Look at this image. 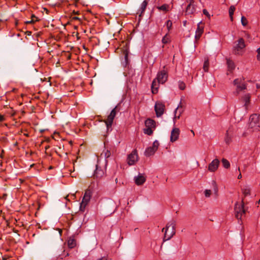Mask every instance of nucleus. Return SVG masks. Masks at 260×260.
Returning <instances> with one entry per match:
<instances>
[{"mask_svg": "<svg viewBox=\"0 0 260 260\" xmlns=\"http://www.w3.org/2000/svg\"><path fill=\"white\" fill-rule=\"evenodd\" d=\"M72 19L73 20H78L79 21H81V18L78 17H77V16H74V17H72Z\"/></svg>", "mask_w": 260, "mask_h": 260, "instance_id": "obj_45", "label": "nucleus"}, {"mask_svg": "<svg viewBox=\"0 0 260 260\" xmlns=\"http://www.w3.org/2000/svg\"><path fill=\"white\" fill-rule=\"evenodd\" d=\"M213 184L214 185V190H215V191L216 192H217V186H216V182L214 181H213Z\"/></svg>", "mask_w": 260, "mask_h": 260, "instance_id": "obj_44", "label": "nucleus"}, {"mask_svg": "<svg viewBox=\"0 0 260 260\" xmlns=\"http://www.w3.org/2000/svg\"><path fill=\"white\" fill-rule=\"evenodd\" d=\"M34 18L36 19V20L35 21H38V20L37 17H36L34 15H32V16H31V20H35Z\"/></svg>", "mask_w": 260, "mask_h": 260, "instance_id": "obj_48", "label": "nucleus"}, {"mask_svg": "<svg viewBox=\"0 0 260 260\" xmlns=\"http://www.w3.org/2000/svg\"><path fill=\"white\" fill-rule=\"evenodd\" d=\"M105 172L101 167H99L98 165H96V169L94 171L93 176L96 178H101L104 176Z\"/></svg>", "mask_w": 260, "mask_h": 260, "instance_id": "obj_14", "label": "nucleus"}, {"mask_svg": "<svg viewBox=\"0 0 260 260\" xmlns=\"http://www.w3.org/2000/svg\"><path fill=\"white\" fill-rule=\"evenodd\" d=\"M259 202H260V200L259 201H258L257 202H256V204H258L259 203Z\"/></svg>", "mask_w": 260, "mask_h": 260, "instance_id": "obj_56", "label": "nucleus"}, {"mask_svg": "<svg viewBox=\"0 0 260 260\" xmlns=\"http://www.w3.org/2000/svg\"><path fill=\"white\" fill-rule=\"evenodd\" d=\"M146 177L144 174L139 173L137 176L135 177L134 180L137 185H141L146 181Z\"/></svg>", "mask_w": 260, "mask_h": 260, "instance_id": "obj_11", "label": "nucleus"}, {"mask_svg": "<svg viewBox=\"0 0 260 260\" xmlns=\"http://www.w3.org/2000/svg\"><path fill=\"white\" fill-rule=\"evenodd\" d=\"M219 160L217 158L213 160L208 166V170L211 172H214L218 168Z\"/></svg>", "mask_w": 260, "mask_h": 260, "instance_id": "obj_10", "label": "nucleus"}, {"mask_svg": "<svg viewBox=\"0 0 260 260\" xmlns=\"http://www.w3.org/2000/svg\"><path fill=\"white\" fill-rule=\"evenodd\" d=\"M202 24V21H200L198 23V27L196 31V35H195V39L196 40H199L201 38V36L202 35L203 32H204V27L202 26H201V24Z\"/></svg>", "mask_w": 260, "mask_h": 260, "instance_id": "obj_13", "label": "nucleus"}, {"mask_svg": "<svg viewBox=\"0 0 260 260\" xmlns=\"http://www.w3.org/2000/svg\"><path fill=\"white\" fill-rule=\"evenodd\" d=\"M244 204V200L242 199L241 204L237 203L235 205V216L238 219H241L242 216L245 214Z\"/></svg>", "mask_w": 260, "mask_h": 260, "instance_id": "obj_3", "label": "nucleus"}, {"mask_svg": "<svg viewBox=\"0 0 260 260\" xmlns=\"http://www.w3.org/2000/svg\"><path fill=\"white\" fill-rule=\"evenodd\" d=\"M68 245L70 248H73L76 245V242L75 240L72 237H70L68 241Z\"/></svg>", "mask_w": 260, "mask_h": 260, "instance_id": "obj_23", "label": "nucleus"}, {"mask_svg": "<svg viewBox=\"0 0 260 260\" xmlns=\"http://www.w3.org/2000/svg\"><path fill=\"white\" fill-rule=\"evenodd\" d=\"M169 5L167 4H164L161 5V6H158L157 7V9L159 10V11H168L169 10Z\"/></svg>", "mask_w": 260, "mask_h": 260, "instance_id": "obj_30", "label": "nucleus"}, {"mask_svg": "<svg viewBox=\"0 0 260 260\" xmlns=\"http://www.w3.org/2000/svg\"><path fill=\"white\" fill-rule=\"evenodd\" d=\"M245 47V41L243 38H240L238 43L233 47V53L235 54H239L240 51Z\"/></svg>", "mask_w": 260, "mask_h": 260, "instance_id": "obj_7", "label": "nucleus"}, {"mask_svg": "<svg viewBox=\"0 0 260 260\" xmlns=\"http://www.w3.org/2000/svg\"><path fill=\"white\" fill-rule=\"evenodd\" d=\"M122 53L124 56L123 58L121 59V65L123 67L126 68L128 67L130 60L128 58L129 50L126 45L122 49Z\"/></svg>", "mask_w": 260, "mask_h": 260, "instance_id": "obj_6", "label": "nucleus"}, {"mask_svg": "<svg viewBox=\"0 0 260 260\" xmlns=\"http://www.w3.org/2000/svg\"><path fill=\"white\" fill-rule=\"evenodd\" d=\"M27 33L28 35H30L31 32V31H27Z\"/></svg>", "mask_w": 260, "mask_h": 260, "instance_id": "obj_55", "label": "nucleus"}, {"mask_svg": "<svg viewBox=\"0 0 260 260\" xmlns=\"http://www.w3.org/2000/svg\"><path fill=\"white\" fill-rule=\"evenodd\" d=\"M73 13L74 14H77V15H78V14H79V11H73Z\"/></svg>", "mask_w": 260, "mask_h": 260, "instance_id": "obj_49", "label": "nucleus"}, {"mask_svg": "<svg viewBox=\"0 0 260 260\" xmlns=\"http://www.w3.org/2000/svg\"><path fill=\"white\" fill-rule=\"evenodd\" d=\"M97 260H108V257H107L103 256V257H102L98 259Z\"/></svg>", "mask_w": 260, "mask_h": 260, "instance_id": "obj_46", "label": "nucleus"}, {"mask_svg": "<svg viewBox=\"0 0 260 260\" xmlns=\"http://www.w3.org/2000/svg\"><path fill=\"white\" fill-rule=\"evenodd\" d=\"M180 134V130L178 128H174L171 133L170 141L174 142L178 139Z\"/></svg>", "mask_w": 260, "mask_h": 260, "instance_id": "obj_12", "label": "nucleus"}, {"mask_svg": "<svg viewBox=\"0 0 260 260\" xmlns=\"http://www.w3.org/2000/svg\"><path fill=\"white\" fill-rule=\"evenodd\" d=\"M127 163L129 166L135 164L138 160V155L136 150H134L127 156Z\"/></svg>", "mask_w": 260, "mask_h": 260, "instance_id": "obj_9", "label": "nucleus"}, {"mask_svg": "<svg viewBox=\"0 0 260 260\" xmlns=\"http://www.w3.org/2000/svg\"><path fill=\"white\" fill-rule=\"evenodd\" d=\"M5 120L4 116L0 114V122H2Z\"/></svg>", "mask_w": 260, "mask_h": 260, "instance_id": "obj_47", "label": "nucleus"}, {"mask_svg": "<svg viewBox=\"0 0 260 260\" xmlns=\"http://www.w3.org/2000/svg\"><path fill=\"white\" fill-rule=\"evenodd\" d=\"M144 133L145 134L150 136L153 134V131L152 128L146 127V128L144 129Z\"/></svg>", "mask_w": 260, "mask_h": 260, "instance_id": "obj_33", "label": "nucleus"}, {"mask_svg": "<svg viewBox=\"0 0 260 260\" xmlns=\"http://www.w3.org/2000/svg\"><path fill=\"white\" fill-rule=\"evenodd\" d=\"M256 57H257V59L258 60H260V54H258L257 53V55Z\"/></svg>", "mask_w": 260, "mask_h": 260, "instance_id": "obj_51", "label": "nucleus"}, {"mask_svg": "<svg viewBox=\"0 0 260 260\" xmlns=\"http://www.w3.org/2000/svg\"><path fill=\"white\" fill-rule=\"evenodd\" d=\"M190 1V3H192L193 2V0H189Z\"/></svg>", "mask_w": 260, "mask_h": 260, "instance_id": "obj_57", "label": "nucleus"}, {"mask_svg": "<svg viewBox=\"0 0 260 260\" xmlns=\"http://www.w3.org/2000/svg\"><path fill=\"white\" fill-rule=\"evenodd\" d=\"M156 79H154L153 80V81H152V84H151V90H152V92L153 93V94H155L156 93H157L158 92V86H159V84L157 81L156 82Z\"/></svg>", "mask_w": 260, "mask_h": 260, "instance_id": "obj_15", "label": "nucleus"}, {"mask_svg": "<svg viewBox=\"0 0 260 260\" xmlns=\"http://www.w3.org/2000/svg\"><path fill=\"white\" fill-rule=\"evenodd\" d=\"M191 133H193V134L194 135V132L192 130H191Z\"/></svg>", "mask_w": 260, "mask_h": 260, "instance_id": "obj_58", "label": "nucleus"}, {"mask_svg": "<svg viewBox=\"0 0 260 260\" xmlns=\"http://www.w3.org/2000/svg\"><path fill=\"white\" fill-rule=\"evenodd\" d=\"M87 205V204L81 202L80 203V210L82 212H84L85 211V207Z\"/></svg>", "mask_w": 260, "mask_h": 260, "instance_id": "obj_38", "label": "nucleus"}, {"mask_svg": "<svg viewBox=\"0 0 260 260\" xmlns=\"http://www.w3.org/2000/svg\"><path fill=\"white\" fill-rule=\"evenodd\" d=\"M120 108H119L118 105H117L115 107L114 109L112 110L110 114L108 115L107 120H104V122L106 123L107 130H109L110 128H111L113 122V120L116 115V113L118 112H119Z\"/></svg>", "mask_w": 260, "mask_h": 260, "instance_id": "obj_2", "label": "nucleus"}, {"mask_svg": "<svg viewBox=\"0 0 260 260\" xmlns=\"http://www.w3.org/2000/svg\"><path fill=\"white\" fill-rule=\"evenodd\" d=\"M231 133V131L228 129L226 131V136L225 138V141L226 144H229L231 141V137L230 136V133Z\"/></svg>", "mask_w": 260, "mask_h": 260, "instance_id": "obj_32", "label": "nucleus"}, {"mask_svg": "<svg viewBox=\"0 0 260 260\" xmlns=\"http://www.w3.org/2000/svg\"><path fill=\"white\" fill-rule=\"evenodd\" d=\"M175 221L172 220L167 223L165 228L162 229V232L165 230L164 241L170 240L175 234Z\"/></svg>", "mask_w": 260, "mask_h": 260, "instance_id": "obj_1", "label": "nucleus"}, {"mask_svg": "<svg viewBox=\"0 0 260 260\" xmlns=\"http://www.w3.org/2000/svg\"><path fill=\"white\" fill-rule=\"evenodd\" d=\"M209 66V59L208 58L205 59V61L203 64V70L205 72H207L208 71Z\"/></svg>", "mask_w": 260, "mask_h": 260, "instance_id": "obj_27", "label": "nucleus"}, {"mask_svg": "<svg viewBox=\"0 0 260 260\" xmlns=\"http://www.w3.org/2000/svg\"><path fill=\"white\" fill-rule=\"evenodd\" d=\"M233 84L234 85L238 86L239 85L245 84L244 82V79L242 78H237L234 80Z\"/></svg>", "mask_w": 260, "mask_h": 260, "instance_id": "obj_26", "label": "nucleus"}, {"mask_svg": "<svg viewBox=\"0 0 260 260\" xmlns=\"http://www.w3.org/2000/svg\"><path fill=\"white\" fill-rule=\"evenodd\" d=\"M90 198L91 197H89V196H84L82 202L88 204L90 200Z\"/></svg>", "mask_w": 260, "mask_h": 260, "instance_id": "obj_35", "label": "nucleus"}, {"mask_svg": "<svg viewBox=\"0 0 260 260\" xmlns=\"http://www.w3.org/2000/svg\"><path fill=\"white\" fill-rule=\"evenodd\" d=\"M166 25L168 30L169 31L171 29L172 26V21L170 20H167L166 23Z\"/></svg>", "mask_w": 260, "mask_h": 260, "instance_id": "obj_37", "label": "nucleus"}, {"mask_svg": "<svg viewBox=\"0 0 260 260\" xmlns=\"http://www.w3.org/2000/svg\"><path fill=\"white\" fill-rule=\"evenodd\" d=\"M35 20H31L30 21H27L26 22V23H31L34 22Z\"/></svg>", "mask_w": 260, "mask_h": 260, "instance_id": "obj_50", "label": "nucleus"}, {"mask_svg": "<svg viewBox=\"0 0 260 260\" xmlns=\"http://www.w3.org/2000/svg\"><path fill=\"white\" fill-rule=\"evenodd\" d=\"M44 131V130H41L40 131L41 133H43Z\"/></svg>", "mask_w": 260, "mask_h": 260, "instance_id": "obj_59", "label": "nucleus"}, {"mask_svg": "<svg viewBox=\"0 0 260 260\" xmlns=\"http://www.w3.org/2000/svg\"><path fill=\"white\" fill-rule=\"evenodd\" d=\"M226 63L228 65V70L230 72H232L235 68L234 62L230 59H226Z\"/></svg>", "mask_w": 260, "mask_h": 260, "instance_id": "obj_20", "label": "nucleus"}, {"mask_svg": "<svg viewBox=\"0 0 260 260\" xmlns=\"http://www.w3.org/2000/svg\"><path fill=\"white\" fill-rule=\"evenodd\" d=\"M251 188L248 185H245L242 188V192L244 196L246 197L250 194Z\"/></svg>", "mask_w": 260, "mask_h": 260, "instance_id": "obj_19", "label": "nucleus"}, {"mask_svg": "<svg viewBox=\"0 0 260 260\" xmlns=\"http://www.w3.org/2000/svg\"><path fill=\"white\" fill-rule=\"evenodd\" d=\"M195 10V8L194 6L192 5V3H189V4L187 5L186 9V14H192L194 12Z\"/></svg>", "mask_w": 260, "mask_h": 260, "instance_id": "obj_17", "label": "nucleus"}, {"mask_svg": "<svg viewBox=\"0 0 260 260\" xmlns=\"http://www.w3.org/2000/svg\"><path fill=\"white\" fill-rule=\"evenodd\" d=\"M235 10V7L234 6H231L230 8H229V15H230V19L231 21H233V15H234V11Z\"/></svg>", "mask_w": 260, "mask_h": 260, "instance_id": "obj_29", "label": "nucleus"}, {"mask_svg": "<svg viewBox=\"0 0 260 260\" xmlns=\"http://www.w3.org/2000/svg\"><path fill=\"white\" fill-rule=\"evenodd\" d=\"M104 155V156L105 158L106 164H107L108 161L107 159L111 156V152L108 149H105L104 150L103 153L101 154V155Z\"/></svg>", "mask_w": 260, "mask_h": 260, "instance_id": "obj_25", "label": "nucleus"}, {"mask_svg": "<svg viewBox=\"0 0 260 260\" xmlns=\"http://www.w3.org/2000/svg\"><path fill=\"white\" fill-rule=\"evenodd\" d=\"M84 196H89V197H91V192L89 190H87L85 192Z\"/></svg>", "mask_w": 260, "mask_h": 260, "instance_id": "obj_43", "label": "nucleus"}, {"mask_svg": "<svg viewBox=\"0 0 260 260\" xmlns=\"http://www.w3.org/2000/svg\"><path fill=\"white\" fill-rule=\"evenodd\" d=\"M221 162L223 167L225 169H229L230 167V163L229 160L225 158H222L221 159Z\"/></svg>", "mask_w": 260, "mask_h": 260, "instance_id": "obj_28", "label": "nucleus"}, {"mask_svg": "<svg viewBox=\"0 0 260 260\" xmlns=\"http://www.w3.org/2000/svg\"><path fill=\"white\" fill-rule=\"evenodd\" d=\"M159 145V143L157 140H155L153 142L152 146H151L155 151H157L158 147Z\"/></svg>", "mask_w": 260, "mask_h": 260, "instance_id": "obj_36", "label": "nucleus"}, {"mask_svg": "<svg viewBox=\"0 0 260 260\" xmlns=\"http://www.w3.org/2000/svg\"><path fill=\"white\" fill-rule=\"evenodd\" d=\"M165 106L160 102H156L154 106V110L157 117H160L164 112Z\"/></svg>", "mask_w": 260, "mask_h": 260, "instance_id": "obj_8", "label": "nucleus"}, {"mask_svg": "<svg viewBox=\"0 0 260 260\" xmlns=\"http://www.w3.org/2000/svg\"><path fill=\"white\" fill-rule=\"evenodd\" d=\"M179 88L181 90H184L185 88V84L183 82H179Z\"/></svg>", "mask_w": 260, "mask_h": 260, "instance_id": "obj_40", "label": "nucleus"}, {"mask_svg": "<svg viewBox=\"0 0 260 260\" xmlns=\"http://www.w3.org/2000/svg\"><path fill=\"white\" fill-rule=\"evenodd\" d=\"M148 5V2L146 0L144 1L141 4V7L140 8L139 11H141L140 14L139 16H141V15L146 10V7Z\"/></svg>", "mask_w": 260, "mask_h": 260, "instance_id": "obj_22", "label": "nucleus"}, {"mask_svg": "<svg viewBox=\"0 0 260 260\" xmlns=\"http://www.w3.org/2000/svg\"><path fill=\"white\" fill-rule=\"evenodd\" d=\"M259 115L252 114L249 118V126L251 128L257 129L259 127Z\"/></svg>", "mask_w": 260, "mask_h": 260, "instance_id": "obj_5", "label": "nucleus"}, {"mask_svg": "<svg viewBox=\"0 0 260 260\" xmlns=\"http://www.w3.org/2000/svg\"><path fill=\"white\" fill-rule=\"evenodd\" d=\"M145 124L146 127L155 128V122L154 120L150 118H148L145 122Z\"/></svg>", "mask_w": 260, "mask_h": 260, "instance_id": "obj_16", "label": "nucleus"}, {"mask_svg": "<svg viewBox=\"0 0 260 260\" xmlns=\"http://www.w3.org/2000/svg\"><path fill=\"white\" fill-rule=\"evenodd\" d=\"M155 79L158 83L164 84L166 82L168 79V73L167 71L165 70V66L163 67L162 70L158 72Z\"/></svg>", "mask_w": 260, "mask_h": 260, "instance_id": "obj_4", "label": "nucleus"}, {"mask_svg": "<svg viewBox=\"0 0 260 260\" xmlns=\"http://www.w3.org/2000/svg\"><path fill=\"white\" fill-rule=\"evenodd\" d=\"M203 12L204 14L206 15L207 17L210 16L209 12H208V11L206 9H204L203 11Z\"/></svg>", "mask_w": 260, "mask_h": 260, "instance_id": "obj_42", "label": "nucleus"}, {"mask_svg": "<svg viewBox=\"0 0 260 260\" xmlns=\"http://www.w3.org/2000/svg\"><path fill=\"white\" fill-rule=\"evenodd\" d=\"M241 23L243 26H246L247 24V20L244 16L241 17Z\"/></svg>", "mask_w": 260, "mask_h": 260, "instance_id": "obj_39", "label": "nucleus"}, {"mask_svg": "<svg viewBox=\"0 0 260 260\" xmlns=\"http://www.w3.org/2000/svg\"><path fill=\"white\" fill-rule=\"evenodd\" d=\"M241 178H242V175H241V173H240V174H239V175H238V179H241Z\"/></svg>", "mask_w": 260, "mask_h": 260, "instance_id": "obj_53", "label": "nucleus"}, {"mask_svg": "<svg viewBox=\"0 0 260 260\" xmlns=\"http://www.w3.org/2000/svg\"><path fill=\"white\" fill-rule=\"evenodd\" d=\"M256 87H257V88H260V84H257Z\"/></svg>", "mask_w": 260, "mask_h": 260, "instance_id": "obj_54", "label": "nucleus"}, {"mask_svg": "<svg viewBox=\"0 0 260 260\" xmlns=\"http://www.w3.org/2000/svg\"><path fill=\"white\" fill-rule=\"evenodd\" d=\"M151 146L147 148L144 152V154L146 156L149 157L154 154L156 152Z\"/></svg>", "mask_w": 260, "mask_h": 260, "instance_id": "obj_18", "label": "nucleus"}, {"mask_svg": "<svg viewBox=\"0 0 260 260\" xmlns=\"http://www.w3.org/2000/svg\"><path fill=\"white\" fill-rule=\"evenodd\" d=\"M180 108H182V106H178L177 108L175 110V118L179 119L181 113L183 112V110L180 109Z\"/></svg>", "mask_w": 260, "mask_h": 260, "instance_id": "obj_21", "label": "nucleus"}, {"mask_svg": "<svg viewBox=\"0 0 260 260\" xmlns=\"http://www.w3.org/2000/svg\"><path fill=\"white\" fill-rule=\"evenodd\" d=\"M250 96L249 94H246L242 98V100L243 102L245 103L244 106L245 108L247 109L248 104L250 102Z\"/></svg>", "mask_w": 260, "mask_h": 260, "instance_id": "obj_24", "label": "nucleus"}, {"mask_svg": "<svg viewBox=\"0 0 260 260\" xmlns=\"http://www.w3.org/2000/svg\"><path fill=\"white\" fill-rule=\"evenodd\" d=\"M211 193V191L210 189H206L205 190V196L206 197L208 198L210 196Z\"/></svg>", "mask_w": 260, "mask_h": 260, "instance_id": "obj_41", "label": "nucleus"}, {"mask_svg": "<svg viewBox=\"0 0 260 260\" xmlns=\"http://www.w3.org/2000/svg\"><path fill=\"white\" fill-rule=\"evenodd\" d=\"M256 52L258 54H260V47L257 48Z\"/></svg>", "mask_w": 260, "mask_h": 260, "instance_id": "obj_52", "label": "nucleus"}, {"mask_svg": "<svg viewBox=\"0 0 260 260\" xmlns=\"http://www.w3.org/2000/svg\"><path fill=\"white\" fill-rule=\"evenodd\" d=\"M246 88V85L245 84L239 85L237 86L236 91L238 93H239L240 91H242Z\"/></svg>", "mask_w": 260, "mask_h": 260, "instance_id": "obj_31", "label": "nucleus"}, {"mask_svg": "<svg viewBox=\"0 0 260 260\" xmlns=\"http://www.w3.org/2000/svg\"><path fill=\"white\" fill-rule=\"evenodd\" d=\"M170 41L169 38L168 37V34H167L162 39L161 42L164 44H166Z\"/></svg>", "mask_w": 260, "mask_h": 260, "instance_id": "obj_34", "label": "nucleus"}]
</instances>
